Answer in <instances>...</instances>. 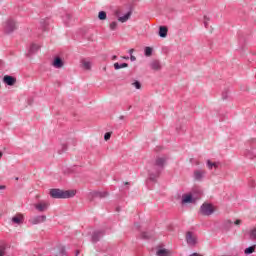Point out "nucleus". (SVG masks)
I'll return each instance as SVG.
<instances>
[{"label": "nucleus", "instance_id": "49530a36", "mask_svg": "<svg viewBox=\"0 0 256 256\" xmlns=\"http://www.w3.org/2000/svg\"><path fill=\"white\" fill-rule=\"evenodd\" d=\"M123 59H126V60H127V59H129V56H124Z\"/></svg>", "mask_w": 256, "mask_h": 256}, {"label": "nucleus", "instance_id": "603ef678", "mask_svg": "<svg viewBox=\"0 0 256 256\" xmlns=\"http://www.w3.org/2000/svg\"><path fill=\"white\" fill-rule=\"evenodd\" d=\"M117 211H119V208H117Z\"/></svg>", "mask_w": 256, "mask_h": 256}, {"label": "nucleus", "instance_id": "cd10ccee", "mask_svg": "<svg viewBox=\"0 0 256 256\" xmlns=\"http://www.w3.org/2000/svg\"><path fill=\"white\" fill-rule=\"evenodd\" d=\"M141 237H142V239H151V238L153 237V235H151V234L148 233V232H143V233L141 234Z\"/></svg>", "mask_w": 256, "mask_h": 256}, {"label": "nucleus", "instance_id": "bb28decb", "mask_svg": "<svg viewBox=\"0 0 256 256\" xmlns=\"http://www.w3.org/2000/svg\"><path fill=\"white\" fill-rule=\"evenodd\" d=\"M250 239L256 241V227L250 231Z\"/></svg>", "mask_w": 256, "mask_h": 256}, {"label": "nucleus", "instance_id": "2eb2a0df", "mask_svg": "<svg viewBox=\"0 0 256 256\" xmlns=\"http://www.w3.org/2000/svg\"><path fill=\"white\" fill-rule=\"evenodd\" d=\"M109 196V192L107 191H104V192H93L92 193V197L94 199H105V197H108Z\"/></svg>", "mask_w": 256, "mask_h": 256}, {"label": "nucleus", "instance_id": "3c124183", "mask_svg": "<svg viewBox=\"0 0 256 256\" xmlns=\"http://www.w3.org/2000/svg\"><path fill=\"white\" fill-rule=\"evenodd\" d=\"M129 109H131V106H129Z\"/></svg>", "mask_w": 256, "mask_h": 256}, {"label": "nucleus", "instance_id": "c756f323", "mask_svg": "<svg viewBox=\"0 0 256 256\" xmlns=\"http://www.w3.org/2000/svg\"><path fill=\"white\" fill-rule=\"evenodd\" d=\"M211 19L207 16H204V27L207 29L209 27V22Z\"/></svg>", "mask_w": 256, "mask_h": 256}, {"label": "nucleus", "instance_id": "09e8293b", "mask_svg": "<svg viewBox=\"0 0 256 256\" xmlns=\"http://www.w3.org/2000/svg\"><path fill=\"white\" fill-rule=\"evenodd\" d=\"M125 185H129V182H125Z\"/></svg>", "mask_w": 256, "mask_h": 256}, {"label": "nucleus", "instance_id": "dca6fc26", "mask_svg": "<svg viewBox=\"0 0 256 256\" xmlns=\"http://www.w3.org/2000/svg\"><path fill=\"white\" fill-rule=\"evenodd\" d=\"M156 255H158V256H171V255H173V251H171L169 249H165V248L158 249L156 251Z\"/></svg>", "mask_w": 256, "mask_h": 256}, {"label": "nucleus", "instance_id": "72a5a7b5", "mask_svg": "<svg viewBox=\"0 0 256 256\" xmlns=\"http://www.w3.org/2000/svg\"><path fill=\"white\" fill-rule=\"evenodd\" d=\"M60 253H61L62 256H63V255H67V251L65 250V247H64V246H62V247L60 248Z\"/></svg>", "mask_w": 256, "mask_h": 256}, {"label": "nucleus", "instance_id": "393cba45", "mask_svg": "<svg viewBox=\"0 0 256 256\" xmlns=\"http://www.w3.org/2000/svg\"><path fill=\"white\" fill-rule=\"evenodd\" d=\"M255 252V246H250L244 250L245 255H251V253Z\"/></svg>", "mask_w": 256, "mask_h": 256}, {"label": "nucleus", "instance_id": "4be33fe9", "mask_svg": "<svg viewBox=\"0 0 256 256\" xmlns=\"http://www.w3.org/2000/svg\"><path fill=\"white\" fill-rule=\"evenodd\" d=\"M83 69H86V71L91 70V62H87L85 60L81 61Z\"/></svg>", "mask_w": 256, "mask_h": 256}, {"label": "nucleus", "instance_id": "20e7f679", "mask_svg": "<svg viewBox=\"0 0 256 256\" xmlns=\"http://www.w3.org/2000/svg\"><path fill=\"white\" fill-rule=\"evenodd\" d=\"M200 213L205 216L213 215V213H215V209L212 204L204 203L200 207Z\"/></svg>", "mask_w": 256, "mask_h": 256}, {"label": "nucleus", "instance_id": "ea45409f", "mask_svg": "<svg viewBox=\"0 0 256 256\" xmlns=\"http://www.w3.org/2000/svg\"><path fill=\"white\" fill-rule=\"evenodd\" d=\"M65 19H71V15L70 14H66Z\"/></svg>", "mask_w": 256, "mask_h": 256}, {"label": "nucleus", "instance_id": "de8ad7c7", "mask_svg": "<svg viewBox=\"0 0 256 256\" xmlns=\"http://www.w3.org/2000/svg\"><path fill=\"white\" fill-rule=\"evenodd\" d=\"M120 119H124V116H120Z\"/></svg>", "mask_w": 256, "mask_h": 256}, {"label": "nucleus", "instance_id": "7c9ffc66", "mask_svg": "<svg viewBox=\"0 0 256 256\" xmlns=\"http://www.w3.org/2000/svg\"><path fill=\"white\" fill-rule=\"evenodd\" d=\"M133 87H135L136 89H141V82L139 81H135L134 83H132Z\"/></svg>", "mask_w": 256, "mask_h": 256}, {"label": "nucleus", "instance_id": "9b49d317", "mask_svg": "<svg viewBox=\"0 0 256 256\" xmlns=\"http://www.w3.org/2000/svg\"><path fill=\"white\" fill-rule=\"evenodd\" d=\"M45 221H47V216L41 215L32 218L31 223L32 225H39V223H45Z\"/></svg>", "mask_w": 256, "mask_h": 256}, {"label": "nucleus", "instance_id": "ddd939ff", "mask_svg": "<svg viewBox=\"0 0 256 256\" xmlns=\"http://www.w3.org/2000/svg\"><path fill=\"white\" fill-rule=\"evenodd\" d=\"M52 65L56 69H61L63 67V65H65V62H63V59H61V57L57 56L54 58Z\"/></svg>", "mask_w": 256, "mask_h": 256}, {"label": "nucleus", "instance_id": "412c9836", "mask_svg": "<svg viewBox=\"0 0 256 256\" xmlns=\"http://www.w3.org/2000/svg\"><path fill=\"white\" fill-rule=\"evenodd\" d=\"M207 167H208V169H213V167H214V169H217V167H219V163L211 162V160H208Z\"/></svg>", "mask_w": 256, "mask_h": 256}, {"label": "nucleus", "instance_id": "f257e3e1", "mask_svg": "<svg viewBox=\"0 0 256 256\" xmlns=\"http://www.w3.org/2000/svg\"><path fill=\"white\" fill-rule=\"evenodd\" d=\"M167 163V157H157L151 170L149 171V181H157L159 175L163 169H165V164Z\"/></svg>", "mask_w": 256, "mask_h": 256}, {"label": "nucleus", "instance_id": "423d86ee", "mask_svg": "<svg viewBox=\"0 0 256 256\" xmlns=\"http://www.w3.org/2000/svg\"><path fill=\"white\" fill-rule=\"evenodd\" d=\"M186 241L188 245H191L192 247H195V245H197V237L193 236V232L186 233Z\"/></svg>", "mask_w": 256, "mask_h": 256}, {"label": "nucleus", "instance_id": "37998d69", "mask_svg": "<svg viewBox=\"0 0 256 256\" xmlns=\"http://www.w3.org/2000/svg\"><path fill=\"white\" fill-rule=\"evenodd\" d=\"M79 253H80V251H79V250H76L75 255H76V256H79Z\"/></svg>", "mask_w": 256, "mask_h": 256}, {"label": "nucleus", "instance_id": "2f4dec72", "mask_svg": "<svg viewBox=\"0 0 256 256\" xmlns=\"http://www.w3.org/2000/svg\"><path fill=\"white\" fill-rule=\"evenodd\" d=\"M110 29H111V31H115V29H117V22H111Z\"/></svg>", "mask_w": 256, "mask_h": 256}, {"label": "nucleus", "instance_id": "f03ea898", "mask_svg": "<svg viewBox=\"0 0 256 256\" xmlns=\"http://www.w3.org/2000/svg\"><path fill=\"white\" fill-rule=\"evenodd\" d=\"M50 197L52 199H71V197H75L77 195L76 190H61L58 188H54L50 190Z\"/></svg>", "mask_w": 256, "mask_h": 256}, {"label": "nucleus", "instance_id": "aec40b11", "mask_svg": "<svg viewBox=\"0 0 256 256\" xmlns=\"http://www.w3.org/2000/svg\"><path fill=\"white\" fill-rule=\"evenodd\" d=\"M126 67H129V64L127 63L119 64L118 62L114 63V69H116V71L119 69H125Z\"/></svg>", "mask_w": 256, "mask_h": 256}, {"label": "nucleus", "instance_id": "9d476101", "mask_svg": "<svg viewBox=\"0 0 256 256\" xmlns=\"http://www.w3.org/2000/svg\"><path fill=\"white\" fill-rule=\"evenodd\" d=\"M205 175H207V171L203 169L194 171V179L196 181H203V177H205Z\"/></svg>", "mask_w": 256, "mask_h": 256}, {"label": "nucleus", "instance_id": "6e6552de", "mask_svg": "<svg viewBox=\"0 0 256 256\" xmlns=\"http://www.w3.org/2000/svg\"><path fill=\"white\" fill-rule=\"evenodd\" d=\"M104 235H105L104 230H97V231L93 232L92 243H97L98 241L101 240V237H103Z\"/></svg>", "mask_w": 256, "mask_h": 256}, {"label": "nucleus", "instance_id": "0eeeda50", "mask_svg": "<svg viewBox=\"0 0 256 256\" xmlns=\"http://www.w3.org/2000/svg\"><path fill=\"white\" fill-rule=\"evenodd\" d=\"M3 83H5V85H9L10 87H13V85L17 83V78L10 75H5L3 77Z\"/></svg>", "mask_w": 256, "mask_h": 256}, {"label": "nucleus", "instance_id": "c9c22d12", "mask_svg": "<svg viewBox=\"0 0 256 256\" xmlns=\"http://www.w3.org/2000/svg\"><path fill=\"white\" fill-rule=\"evenodd\" d=\"M67 149V144L62 145V151H59V153H63Z\"/></svg>", "mask_w": 256, "mask_h": 256}, {"label": "nucleus", "instance_id": "5701e85b", "mask_svg": "<svg viewBox=\"0 0 256 256\" xmlns=\"http://www.w3.org/2000/svg\"><path fill=\"white\" fill-rule=\"evenodd\" d=\"M144 53L146 57H151V55H153V48L149 46L145 47Z\"/></svg>", "mask_w": 256, "mask_h": 256}, {"label": "nucleus", "instance_id": "6ab92c4d", "mask_svg": "<svg viewBox=\"0 0 256 256\" xmlns=\"http://www.w3.org/2000/svg\"><path fill=\"white\" fill-rule=\"evenodd\" d=\"M40 49V46L37 44H31L29 49V55H33L34 53L38 52Z\"/></svg>", "mask_w": 256, "mask_h": 256}, {"label": "nucleus", "instance_id": "1a4fd4ad", "mask_svg": "<svg viewBox=\"0 0 256 256\" xmlns=\"http://www.w3.org/2000/svg\"><path fill=\"white\" fill-rule=\"evenodd\" d=\"M116 17H118V21H120V23H127V21H129V19H131V14L132 12L129 11L127 14H125L124 16H119V10H117L115 12Z\"/></svg>", "mask_w": 256, "mask_h": 256}, {"label": "nucleus", "instance_id": "c85d7f7f", "mask_svg": "<svg viewBox=\"0 0 256 256\" xmlns=\"http://www.w3.org/2000/svg\"><path fill=\"white\" fill-rule=\"evenodd\" d=\"M5 249H7V245L2 244V245L0 246V256H5V255H6V254H5Z\"/></svg>", "mask_w": 256, "mask_h": 256}, {"label": "nucleus", "instance_id": "b1692460", "mask_svg": "<svg viewBox=\"0 0 256 256\" xmlns=\"http://www.w3.org/2000/svg\"><path fill=\"white\" fill-rule=\"evenodd\" d=\"M98 19H100V21H105V19H107V12L100 11L98 14Z\"/></svg>", "mask_w": 256, "mask_h": 256}, {"label": "nucleus", "instance_id": "f8f14e48", "mask_svg": "<svg viewBox=\"0 0 256 256\" xmlns=\"http://www.w3.org/2000/svg\"><path fill=\"white\" fill-rule=\"evenodd\" d=\"M35 209H37V211H39L40 213H43L44 211H47V209H49V203L40 202L38 204H35Z\"/></svg>", "mask_w": 256, "mask_h": 256}, {"label": "nucleus", "instance_id": "58836bf2", "mask_svg": "<svg viewBox=\"0 0 256 256\" xmlns=\"http://www.w3.org/2000/svg\"><path fill=\"white\" fill-rule=\"evenodd\" d=\"M130 60H131V61H137V57L131 55V56H130Z\"/></svg>", "mask_w": 256, "mask_h": 256}, {"label": "nucleus", "instance_id": "a19ab883", "mask_svg": "<svg viewBox=\"0 0 256 256\" xmlns=\"http://www.w3.org/2000/svg\"><path fill=\"white\" fill-rule=\"evenodd\" d=\"M115 59H117V56L116 55L112 56V61H115Z\"/></svg>", "mask_w": 256, "mask_h": 256}, {"label": "nucleus", "instance_id": "8fccbe9b", "mask_svg": "<svg viewBox=\"0 0 256 256\" xmlns=\"http://www.w3.org/2000/svg\"><path fill=\"white\" fill-rule=\"evenodd\" d=\"M0 63H3V60H0Z\"/></svg>", "mask_w": 256, "mask_h": 256}, {"label": "nucleus", "instance_id": "a878e982", "mask_svg": "<svg viewBox=\"0 0 256 256\" xmlns=\"http://www.w3.org/2000/svg\"><path fill=\"white\" fill-rule=\"evenodd\" d=\"M224 227H225V229H231V227H233V221H231V220H226V221L224 222Z\"/></svg>", "mask_w": 256, "mask_h": 256}, {"label": "nucleus", "instance_id": "a18cd8bd", "mask_svg": "<svg viewBox=\"0 0 256 256\" xmlns=\"http://www.w3.org/2000/svg\"><path fill=\"white\" fill-rule=\"evenodd\" d=\"M3 157V152L0 151V159Z\"/></svg>", "mask_w": 256, "mask_h": 256}, {"label": "nucleus", "instance_id": "39448f33", "mask_svg": "<svg viewBox=\"0 0 256 256\" xmlns=\"http://www.w3.org/2000/svg\"><path fill=\"white\" fill-rule=\"evenodd\" d=\"M17 29V24L12 20L9 19L6 21L5 26H4V31L5 33H13Z\"/></svg>", "mask_w": 256, "mask_h": 256}, {"label": "nucleus", "instance_id": "473e14b6", "mask_svg": "<svg viewBox=\"0 0 256 256\" xmlns=\"http://www.w3.org/2000/svg\"><path fill=\"white\" fill-rule=\"evenodd\" d=\"M104 139H105V141H109V139H111V132L105 133Z\"/></svg>", "mask_w": 256, "mask_h": 256}, {"label": "nucleus", "instance_id": "a211bd4d", "mask_svg": "<svg viewBox=\"0 0 256 256\" xmlns=\"http://www.w3.org/2000/svg\"><path fill=\"white\" fill-rule=\"evenodd\" d=\"M168 31H169V29L167 28V26H160L159 27V37H162V38L167 37Z\"/></svg>", "mask_w": 256, "mask_h": 256}, {"label": "nucleus", "instance_id": "c03bdc74", "mask_svg": "<svg viewBox=\"0 0 256 256\" xmlns=\"http://www.w3.org/2000/svg\"><path fill=\"white\" fill-rule=\"evenodd\" d=\"M133 51H135V50L134 49L129 50L130 55L133 53Z\"/></svg>", "mask_w": 256, "mask_h": 256}, {"label": "nucleus", "instance_id": "f3484780", "mask_svg": "<svg viewBox=\"0 0 256 256\" xmlns=\"http://www.w3.org/2000/svg\"><path fill=\"white\" fill-rule=\"evenodd\" d=\"M24 221V217L22 214H16L14 217H12V223H15L16 225H22Z\"/></svg>", "mask_w": 256, "mask_h": 256}, {"label": "nucleus", "instance_id": "f704fd0d", "mask_svg": "<svg viewBox=\"0 0 256 256\" xmlns=\"http://www.w3.org/2000/svg\"><path fill=\"white\" fill-rule=\"evenodd\" d=\"M227 97H228V92H227V91H224V92L222 93V99H227Z\"/></svg>", "mask_w": 256, "mask_h": 256}, {"label": "nucleus", "instance_id": "4468645a", "mask_svg": "<svg viewBox=\"0 0 256 256\" xmlns=\"http://www.w3.org/2000/svg\"><path fill=\"white\" fill-rule=\"evenodd\" d=\"M150 68H151L153 71H161V69H162L161 61H159V60H152V61L150 62Z\"/></svg>", "mask_w": 256, "mask_h": 256}, {"label": "nucleus", "instance_id": "e433bc0d", "mask_svg": "<svg viewBox=\"0 0 256 256\" xmlns=\"http://www.w3.org/2000/svg\"><path fill=\"white\" fill-rule=\"evenodd\" d=\"M242 223L241 219H237L234 221V225H240Z\"/></svg>", "mask_w": 256, "mask_h": 256}, {"label": "nucleus", "instance_id": "4c0bfd02", "mask_svg": "<svg viewBox=\"0 0 256 256\" xmlns=\"http://www.w3.org/2000/svg\"><path fill=\"white\" fill-rule=\"evenodd\" d=\"M189 256H203V255H201V254H199L197 252H194V253L190 254Z\"/></svg>", "mask_w": 256, "mask_h": 256}, {"label": "nucleus", "instance_id": "7ed1b4c3", "mask_svg": "<svg viewBox=\"0 0 256 256\" xmlns=\"http://www.w3.org/2000/svg\"><path fill=\"white\" fill-rule=\"evenodd\" d=\"M193 193H197L198 195L196 197H193L191 194H186L182 196V203H195L197 199H201L202 192L199 189H194Z\"/></svg>", "mask_w": 256, "mask_h": 256}, {"label": "nucleus", "instance_id": "79ce46f5", "mask_svg": "<svg viewBox=\"0 0 256 256\" xmlns=\"http://www.w3.org/2000/svg\"><path fill=\"white\" fill-rule=\"evenodd\" d=\"M2 189H5V185H0V191H1Z\"/></svg>", "mask_w": 256, "mask_h": 256}]
</instances>
